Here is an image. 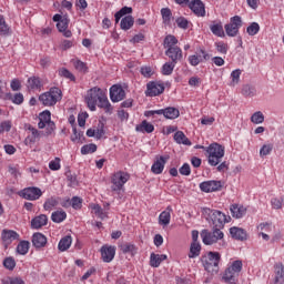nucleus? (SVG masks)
<instances>
[{"instance_id": "nucleus-1", "label": "nucleus", "mask_w": 284, "mask_h": 284, "mask_svg": "<svg viewBox=\"0 0 284 284\" xmlns=\"http://www.w3.org/2000/svg\"><path fill=\"white\" fill-rule=\"evenodd\" d=\"M85 101L89 110L94 112L98 108L104 110L106 114H112V104L108 100V95L101 90V88L94 87L87 92Z\"/></svg>"}, {"instance_id": "nucleus-2", "label": "nucleus", "mask_w": 284, "mask_h": 284, "mask_svg": "<svg viewBox=\"0 0 284 284\" xmlns=\"http://www.w3.org/2000/svg\"><path fill=\"white\" fill-rule=\"evenodd\" d=\"M179 43V39L174 36L169 34L164 38L163 47L165 48V57H169L171 62L179 63V61H183V50L181 47L176 45Z\"/></svg>"}, {"instance_id": "nucleus-3", "label": "nucleus", "mask_w": 284, "mask_h": 284, "mask_svg": "<svg viewBox=\"0 0 284 284\" xmlns=\"http://www.w3.org/2000/svg\"><path fill=\"white\" fill-rule=\"evenodd\" d=\"M202 214L209 223L211 222L213 224V227L219 230H223V227H225V223H230L232 220V217L225 215L223 212L207 207L203 209Z\"/></svg>"}, {"instance_id": "nucleus-4", "label": "nucleus", "mask_w": 284, "mask_h": 284, "mask_svg": "<svg viewBox=\"0 0 284 284\" xmlns=\"http://www.w3.org/2000/svg\"><path fill=\"white\" fill-rule=\"evenodd\" d=\"M206 153L209 155V165L216 168L225 156V146L214 142L206 146Z\"/></svg>"}, {"instance_id": "nucleus-5", "label": "nucleus", "mask_w": 284, "mask_h": 284, "mask_svg": "<svg viewBox=\"0 0 284 284\" xmlns=\"http://www.w3.org/2000/svg\"><path fill=\"white\" fill-rule=\"evenodd\" d=\"M243 270V262L241 260L232 262V264L224 271L222 281L226 284H239L236 277L241 274Z\"/></svg>"}, {"instance_id": "nucleus-6", "label": "nucleus", "mask_w": 284, "mask_h": 284, "mask_svg": "<svg viewBox=\"0 0 284 284\" xmlns=\"http://www.w3.org/2000/svg\"><path fill=\"white\" fill-rule=\"evenodd\" d=\"M130 181L128 172L116 171L111 175V190L112 192H124L125 184Z\"/></svg>"}, {"instance_id": "nucleus-7", "label": "nucleus", "mask_w": 284, "mask_h": 284, "mask_svg": "<svg viewBox=\"0 0 284 284\" xmlns=\"http://www.w3.org/2000/svg\"><path fill=\"white\" fill-rule=\"evenodd\" d=\"M62 92L59 88H51L39 97V101L47 106L57 105L61 101Z\"/></svg>"}, {"instance_id": "nucleus-8", "label": "nucleus", "mask_w": 284, "mask_h": 284, "mask_svg": "<svg viewBox=\"0 0 284 284\" xmlns=\"http://www.w3.org/2000/svg\"><path fill=\"white\" fill-rule=\"evenodd\" d=\"M223 231L216 227H213V232H209L207 230L201 232V239L204 245H214V243H219V241L223 240Z\"/></svg>"}, {"instance_id": "nucleus-9", "label": "nucleus", "mask_w": 284, "mask_h": 284, "mask_svg": "<svg viewBox=\"0 0 284 284\" xmlns=\"http://www.w3.org/2000/svg\"><path fill=\"white\" fill-rule=\"evenodd\" d=\"M203 267L206 272H214V267H219L221 263V254L219 252H209L201 258Z\"/></svg>"}, {"instance_id": "nucleus-10", "label": "nucleus", "mask_w": 284, "mask_h": 284, "mask_svg": "<svg viewBox=\"0 0 284 284\" xmlns=\"http://www.w3.org/2000/svg\"><path fill=\"white\" fill-rule=\"evenodd\" d=\"M241 28H243V20L241 19V16L232 17L230 23L224 26L227 37H236Z\"/></svg>"}, {"instance_id": "nucleus-11", "label": "nucleus", "mask_w": 284, "mask_h": 284, "mask_svg": "<svg viewBox=\"0 0 284 284\" xmlns=\"http://www.w3.org/2000/svg\"><path fill=\"white\" fill-rule=\"evenodd\" d=\"M20 196H22V199H26L27 201H39V199L43 196V192H41V189L37 186H30L23 189L20 192Z\"/></svg>"}, {"instance_id": "nucleus-12", "label": "nucleus", "mask_w": 284, "mask_h": 284, "mask_svg": "<svg viewBox=\"0 0 284 284\" xmlns=\"http://www.w3.org/2000/svg\"><path fill=\"white\" fill-rule=\"evenodd\" d=\"M110 99L112 103H119V101H123L125 99V90H123V87L113 84L110 88Z\"/></svg>"}, {"instance_id": "nucleus-13", "label": "nucleus", "mask_w": 284, "mask_h": 284, "mask_svg": "<svg viewBox=\"0 0 284 284\" xmlns=\"http://www.w3.org/2000/svg\"><path fill=\"white\" fill-rule=\"evenodd\" d=\"M165 92V85L159 82H149L146 84V97H159V94H163Z\"/></svg>"}, {"instance_id": "nucleus-14", "label": "nucleus", "mask_w": 284, "mask_h": 284, "mask_svg": "<svg viewBox=\"0 0 284 284\" xmlns=\"http://www.w3.org/2000/svg\"><path fill=\"white\" fill-rule=\"evenodd\" d=\"M100 252H101L103 263H112V261H114V256L116 255V247L103 245L100 248Z\"/></svg>"}, {"instance_id": "nucleus-15", "label": "nucleus", "mask_w": 284, "mask_h": 284, "mask_svg": "<svg viewBox=\"0 0 284 284\" xmlns=\"http://www.w3.org/2000/svg\"><path fill=\"white\" fill-rule=\"evenodd\" d=\"M221 187H223V184L221 183V181H214V180L205 181L200 184V190L206 193L219 192Z\"/></svg>"}, {"instance_id": "nucleus-16", "label": "nucleus", "mask_w": 284, "mask_h": 284, "mask_svg": "<svg viewBox=\"0 0 284 284\" xmlns=\"http://www.w3.org/2000/svg\"><path fill=\"white\" fill-rule=\"evenodd\" d=\"M189 8L195 17H205V4L201 0L189 2Z\"/></svg>"}, {"instance_id": "nucleus-17", "label": "nucleus", "mask_w": 284, "mask_h": 284, "mask_svg": "<svg viewBox=\"0 0 284 284\" xmlns=\"http://www.w3.org/2000/svg\"><path fill=\"white\" fill-rule=\"evenodd\" d=\"M28 132L30 134L26 138V143H37L41 136H43V132L37 130V128L32 126V124H28L27 126Z\"/></svg>"}, {"instance_id": "nucleus-18", "label": "nucleus", "mask_w": 284, "mask_h": 284, "mask_svg": "<svg viewBox=\"0 0 284 284\" xmlns=\"http://www.w3.org/2000/svg\"><path fill=\"white\" fill-rule=\"evenodd\" d=\"M170 156H160L156 161L152 164L151 171L153 174H163V170H165V164Z\"/></svg>"}, {"instance_id": "nucleus-19", "label": "nucleus", "mask_w": 284, "mask_h": 284, "mask_svg": "<svg viewBox=\"0 0 284 284\" xmlns=\"http://www.w3.org/2000/svg\"><path fill=\"white\" fill-rule=\"evenodd\" d=\"M1 239L4 245H10L12 241H19V233L13 230H3L1 233Z\"/></svg>"}, {"instance_id": "nucleus-20", "label": "nucleus", "mask_w": 284, "mask_h": 284, "mask_svg": "<svg viewBox=\"0 0 284 284\" xmlns=\"http://www.w3.org/2000/svg\"><path fill=\"white\" fill-rule=\"evenodd\" d=\"M200 54H202V57L196 54L190 55L189 63L196 67L199 63H203V61H207L210 59V54H207V52H205L203 49L200 50Z\"/></svg>"}, {"instance_id": "nucleus-21", "label": "nucleus", "mask_w": 284, "mask_h": 284, "mask_svg": "<svg viewBox=\"0 0 284 284\" xmlns=\"http://www.w3.org/2000/svg\"><path fill=\"white\" fill-rule=\"evenodd\" d=\"M32 245L37 250H41V247H45V245H48V237L42 233H34L32 236Z\"/></svg>"}, {"instance_id": "nucleus-22", "label": "nucleus", "mask_w": 284, "mask_h": 284, "mask_svg": "<svg viewBox=\"0 0 284 284\" xmlns=\"http://www.w3.org/2000/svg\"><path fill=\"white\" fill-rule=\"evenodd\" d=\"M48 225V215L41 214L31 220L32 230H41V227Z\"/></svg>"}, {"instance_id": "nucleus-23", "label": "nucleus", "mask_w": 284, "mask_h": 284, "mask_svg": "<svg viewBox=\"0 0 284 284\" xmlns=\"http://www.w3.org/2000/svg\"><path fill=\"white\" fill-rule=\"evenodd\" d=\"M160 112H162L161 114H163L164 119L174 120V119H179V116H181V112L179 111V109H176L174 106L160 109Z\"/></svg>"}, {"instance_id": "nucleus-24", "label": "nucleus", "mask_w": 284, "mask_h": 284, "mask_svg": "<svg viewBox=\"0 0 284 284\" xmlns=\"http://www.w3.org/2000/svg\"><path fill=\"white\" fill-rule=\"evenodd\" d=\"M233 219H243L247 214V209L243 205L233 204L230 207Z\"/></svg>"}, {"instance_id": "nucleus-25", "label": "nucleus", "mask_w": 284, "mask_h": 284, "mask_svg": "<svg viewBox=\"0 0 284 284\" xmlns=\"http://www.w3.org/2000/svg\"><path fill=\"white\" fill-rule=\"evenodd\" d=\"M230 234L232 239H235L236 241H245L247 239V233L245 230L241 227L233 226L230 229Z\"/></svg>"}, {"instance_id": "nucleus-26", "label": "nucleus", "mask_w": 284, "mask_h": 284, "mask_svg": "<svg viewBox=\"0 0 284 284\" xmlns=\"http://www.w3.org/2000/svg\"><path fill=\"white\" fill-rule=\"evenodd\" d=\"M172 206H168L165 211H163L159 216V224L166 227L170 225V221L172 219Z\"/></svg>"}, {"instance_id": "nucleus-27", "label": "nucleus", "mask_w": 284, "mask_h": 284, "mask_svg": "<svg viewBox=\"0 0 284 284\" xmlns=\"http://www.w3.org/2000/svg\"><path fill=\"white\" fill-rule=\"evenodd\" d=\"M52 121V114L50 111H43L39 114V123L38 128L39 130H43L47 125V123H50Z\"/></svg>"}, {"instance_id": "nucleus-28", "label": "nucleus", "mask_w": 284, "mask_h": 284, "mask_svg": "<svg viewBox=\"0 0 284 284\" xmlns=\"http://www.w3.org/2000/svg\"><path fill=\"white\" fill-rule=\"evenodd\" d=\"M173 139L175 143H178L179 145H192V141L187 139V136L185 135V133H183V131H176L174 133Z\"/></svg>"}, {"instance_id": "nucleus-29", "label": "nucleus", "mask_w": 284, "mask_h": 284, "mask_svg": "<svg viewBox=\"0 0 284 284\" xmlns=\"http://www.w3.org/2000/svg\"><path fill=\"white\" fill-rule=\"evenodd\" d=\"M166 260H168V255L165 254L151 253L150 265L151 267H159L161 265V262Z\"/></svg>"}, {"instance_id": "nucleus-30", "label": "nucleus", "mask_w": 284, "mask_h": 284, "mask_svg": "<svg viewBox=\"0 0 284 284\" xmlns=\"http://www.w3.org/2000/svg\"><path fill=\"white\" fill-rule=\"evenodd\" d=\"M275 284H284V265L283 263H278L275 265Z\"/></svg>"}, {"instance_id": "nucleus-31", "label": "nucleus", "mask_w": 284, "mask_h": 284, "mask_svg": "<svg viewBox=\"0 0 284 284\" xmlns=\"http://www.w3.org/2000/svg\"><path fill=\"white\" fill-rule=\"evenodd\" d=\"M135 130L138 132H142V133L146 132V134H152V132H154V124H152V123L148 122L146 120H144V121H142L141 124H138L135 126Z\"/></svg>"}, {"instance_id": "nucleus-32", "label": "nucleus", "mask_w": 284, "mask_h": 284, "mask_svg": "<svg viewBox=\"0 0 284 284\" xmlns=\"http://www.w3.org/2000/svg\"><path fill=\"white\" fill-rule=\"evenodd\" d=\"M71 245H72V236L65 235L60 240L58 244V250L60 252H67V250H70Z\"/></svg>"}, {"instance_id": "nucleus-33", "label": "nucleus", "mask_w": 284, "mask_h": 284, "mask_svg": "<svg viewBox=\"0 0 284 284\" xmlns=\"http://www.w3.org/2000/svg\"><path fill=\"white\" fill-rule=\"evenodd\" d=\"M59 201L60 199L54 196L47 199L43 204V210H45V212H52V210L59 205Z\"/></svg>"}, {"instance_id": "nucleus-34", "label": "nucleus", "mask_w": 284, "mask_h": 284, "mask_svg": "<svg viewBox=\"0 0 284 284\" xmlns=\"http://www.w3.org/2000/svg\"><path fill=\"white\" fill-rule=\"evenodd\" d=\"M28 88H29V90H41V88H43L41 78H38V77L29 78L28 79Z\"/></svg>"}, {"instance_id": "nucleus-35", "label": "nucleus", "mask_w": 284, "mask_h": 284, "mask_svg": "<svg viewBox=\"0 0 284 284\" xmlns=\"http://www.w3.org/2000/svg\"><path fill=\"white\" fill-rule=\"evenodd\" d=\"M210 30L212 34L215 37L223 38L225 37V31L223 30V23L222 22H216L210 26Z\"/></svg>"}, {"instance_id": "nucleus-36", "label": "nucleus", "mask_w": 284, "mask_h": 284, "mask_svg": "<svg viewBox=\"0 0 284 284\" xmlns=\"http://www.w3.org/2000/svg\"><path fill=\"white\" fill-rule=\"evenodd\" d=\"M201 256V243H191L189 258H196Z\"/></svg>"}, {"instance_id": "nucleus-37", "label": "nucleus", "mask_w": 284, "mask_h": 284, "mask_svg": "<svg viewBox=\"0 0 284 284\" xmlns=\"http://www.w3.org/2000/svg\"><path fill=\"white\" fill-rule=\"evenodd\" d=\"M65 219H68L65 211H54L51 214V221H53V223H63Z\"/></svg>"}, {"instance_id": "nucleus-38", "label": "nucleus", "mask_w": 284, "mask_h": 284, "mask_svg": "<svg viewBox=\"0 0 284 284\" xmlns=\"http://www.w3.org/2000/svg\"><path fill=\"white\" fill-rule=\"evenodd\" d=\"M6 99L8 101H12L16 105H21V103H23L24 99H23V93H7L6 94Z\"/></svg>"}, {"instance_id": "nucleus-39", "label": "nucleus", "mask_w": 284, "mask_h": 284, "mask_svg": "<svg viewBox=\"0 0 284 284\" xmlns=\"http://www.w3.org/2000/svg\"><path fill=\"white\" fill-rule=\"evenodd\" d=\"M134 26V18L132 16H125L122 18L120 22V27L122 30H130Z\"/></svg>"}, {"instance_id": "nucleus-40", "label": "nucleus", "mask_w": 284, "mask_h": 284, "mask_svg": "<svg viewBox=\"0 0 284 284\" xmlns=\"http://www.w3.org/2000/svg\"><path fill=\"white\" fill-rule=\"evenodd\" d=\"M120 250L121 252H123V254H136V245L132 244V243H124L120 245Z\"/></svg>"}, {"instance_id": "nucleus-41", "label": "nucleus", "mask_w": 284, "mask_h": 284, "mask_svg": "<svg viewBox=\"0 0 284 284\" xmlns=\"http://www.w3.org/2000/svg\"><path fill=\"white\" fill-rule=\"evenodd\" d=\"M91 210H93V213L95 214V216H98V219H101L102 221L103 219H108V212H104L101 205L91 204Z\"/></svg>"}, {"instance_id": "nucleus-42", "label": "nucleus", "mask_w": 284, "mask_h": 284, "mask_svg": "<svg viewBox=\"0 0 284 284\" xmlns=\"http://www.w3.org/2000/svg\"><path fill=\"white\" fill-rule=\"evenodd\" d=\"M30 251V242L28 241H21L17 246L18 254H21L22 256H26L28 252Z\"/></svg>"}, {"instance_id": "nucleus-43", "label": "nucleus", "mask_w": 284, "mask_h": 284, "mask_svg": "<svg viewBox=\"0 0 284 284\" xmlns=\"http://www.w3.org/2000/svg\"><path fill=\"white\" fill-rule=\"evenodd\" d=\"M0 34L1 37H9L10 34V27L6 23L3 16H0Z\"/></svg>"}, {"instance_id": "nucleus-44", "label": "nucleus", "mask_w": 284, "mask_h": 284, "mask_svg": "<svg viewBox=\"0 0 284 284\" xmlns=\"http://www.w3.org/2000/svg\"><path fill=\"white\" fill-rule=\"evenodd\" d=\"M161 14L163 23H165V26H170V21H172V10H170V8H162Z\"/></svg>"}, {"instance_id": "nucleus-45", "label": "nucleus", "mask_w": 284, "mask_h": 284, "mask_svg": "<svg viewBox=\"0 0 284 284\" xmlns=\"http://www.w3.org/2000/svg\"><path fill=\"white\" fill-rule=\"evenodd\" d=\"M261 31V26H258V22H252L247 28L246 32L248 37H256L258 32Z\"/></svg>"}, {"instance_id": "nucleus-46", "label": "nucleus", "mask_w": 284, "mask_h": 284, "mask_svg": "<svg viewBox=\"0 0 284 284\" xmlns=\"http://www.w3.org/2000/svg\"><path fill=\"white\" fill-rule=\"evenodd\" d=\"M174 68H176V63L172 61L164 63L162 67V74H164V77H170V74L174 72Z\"/></svg>"}, {"instance_id": "nucleus-47", "label": "nucleus", "mask_w": 284, "mask_h": 284, "mask_svg": "<svg viewBox=\"0 0 284 284\" xmlns=\"http://www.w3.org/2000/svg\"><path fill=\"white\" fill-rule=\"evenodd\" d=\"M125 14H132V8L131 7H123L120 11L115 13V23H119Z\"/></svg>"}, {"instance_id": "nucleus-48", "label": "nucleus", "mask_w": 284, "mask_h": 284, "mask_svg": "<svg viewBox=\"0 0 284 284\" xmlns=\"http://www.w3.org/2000/svg\"><path fill=\"white\" fill-rule=\"evenodd\" d=\"M242 94L243 97H255L256 95V88L250 85V84H245L242 88Z\"/></svg>"}, {"instance_id": "nucleus-49", "label": "nucleus", "mask_w": 284, "mask_h": 284, "mask_svg": "<svg viewBox=\"0 0 284 284\" xmlns=\"http://www.w3.org/2000/svg\"><path fill=\"white\" fill-rule=\"evenodd\" d=\"M251 121H252V123H254L255 125H258V124L263 123V121H265V115H263V112L257 111V112H255V113L251 116Z\"/></svg>"}, {"instance_id": "nucleus-50", "label": "nucleus", "mask_w": 284, "mask_h": 284, "mask_svg": "<svg viewBox=\"0 0 284 284\" xmlns=\"http://www.w3.org/2000/svg\"><path fill=\"white\" fill-rule=\"evenodd\" d=\"M103 136H105V124L100 121L98 123V129L95 130V139L100 141V139H103Z\"/></svg>"}, {"instance_id": "nucleus-51", "label": "nucleus", "mask_w": 284, "mask_h": 284, "mask_svg": "<svg viewBox=\"0 0 284 284\" xmlns=\"http://www.w3.org/2000/svg\"><path fill=\"white\" fill-rule=\"evenodd\" d=\"M97 152V144L90 143L81 148V154H94Z\"/></svg>"}, {"instance_id": "nucleus-52", "label": "nucleus", "mask_w": 284, "mask_h": 284, "mask_svg": "<svg viewBox=\"0 0 284 284\" xmlns=\"http://www.w3.org/2000/svg\"><path fill=\"white\" fill-rule=\"evenodd\" d=\"M231 85L234 88V85H239V81H241V70L236 69L232 71L231 73Z\"/></svg>"}, {"instance_id": "nucleus-53", "label": "nucleus", "mask_w": 284, "mask_h": 284, "mask_svg": "<svg viewBox=\"0 0 284 284\" xmlns=\"http://www.w3.org/2000/svg\"><path fill=\"white\" fill-rule=\"evenodd\" d=\"M272 150H274V144H264L260 150V156H267L272 154Z\"/></svg>"}, {"instance_id": "nucleus-54", "label": "nucleus", "mask_w": 284, "mask_h": 284, "mask_svg": "<svg viewBox=\"0 0 284 284\" xmlns=\"http://www.w3.org/2000/svg\"><path fill=\"white\" fill-rule=\"evenodd\" d=\"M73 65L75 70H78V72H83V73L88 72V65L81 60H75L73 62Z\"/></svg>"}, {"instance_id": "nucleus-55", "label": "nucleus", "mask_w": 284, "mask_h": 284, "mask_svg": "<svg viewBox=\"0 0 284 284\" xmlns=\"http://www.w3.org/2000/svg\"><path fill=\"white\" fill-rule=\"evenodd\" d=\"M10 130H12V121L7 120L0 122V134H3V132H10Z\"/></svg>"}, {"instance_id": "nucleus-56", "label": "nucleus", "mask_w": 284, "mask_h": 284, "mask_svg": "<svg viewBox=\"0 0 284 284\" xmlns=\"http://www.w3.org/2000/svg\"><path fill=\"white\" fill-rule=\"evenodd\" d=\"M2 284H26L21 277H7L2 280Z\"/></svg>"}, {"instance_id": "nucleus-57", "label": "nucleus", "mask_w": 284, "mask_h": 284, "mask_svg": "<svg viewBox=\"0 0 284 284\" xmlns=\"http://www.w3.org/2000/svg\"><path fill=\"white\" fill-rule=\"evenodd\" d=\"M215 49L220 52V54H227V43L220 41V42H215Z\"/></svg>"}, {"instance_id": "nucleus-58", "label": "nucleus", "mask_w": 284, "mask_h": 284, "mask_svg": "<svg viewBox=\"0 0 284 284\" xmlns=\"http://www.w3.org/2000/svg\"><path fill=\"white\" fill-rule=\"evenodd\" d=\"M175 23L178 24V28H181L182 30H187V26H190V21L183 17L178 18Z\"/></svg>"}, {"instance_id": "nucleus-59", "label": "nucleus", "mask_w": 284, "mask_h": 284, "mask_svg": "<svg viewBox=\"0 0 284 284\" xmlns=\"http://www.w3.org/2000/svg\"><path fill=\"white\" fill-rule=\"evenodd\" d=\"M71 205L73 210H81V207L83 206V201L79 196H73L71 199Z\"/></svg>"}, {"instance_id": "nucleus-60", "label": "nucleus", "mask_w": 284, "mask_h": 284, "mask_svg": "<svg viewBox=\"0 0 284 284\" xmlns=\"http://www.w3.org/2000/svg\"><path fill=\"white\" fill-rule=\"evenodd\" d=\"M3 265L7 270H14V267H17V262H14V258L12 257H7L3 261Z\"/></svg>"}, {"instance_id": "nucleus-61", "label": "nucleus", "mask_w": 284, "mask_h": 284, "mask_svg": "<svg viewBox=\"0 0 284 284\" xmlns=\"http://www.w3.org/2000/svg\"><path fill=\"white\" fill-rule=\"evenodd\" d=\"M70 23V20L68 18H63L60 22L57 23V28L59 32H65V29L68 28Z\"/></svg>"}, {"instance_id": "nucleus-62", "label": "nucleus", "mask_w": 284, "mask_h": 284, "mask_svg": "<svg viewBox=\"0 0 284 284\" xmlns=\"http://www.w3.org/2000/svg\"><path fill=\"white\" fill-rule=\"evenodd\" d=\"M60 77H64V79H69L70 81H77L74 74H72V72H70L68 69H61Z\"/></svg>"}, {"instance_id": "nucleus-63", "label": "nucleus", "mask_w": 284, "mask_h": 284, "mask_svg": "<svg viewBox=\"0 0 284 284\" xmlns=\"http://www.w3.org/2000/svg\"><path fill=\"white\" fill-rule=\"evenodd\" d=\"M180 174L182 176H190V174H192V169L190 168V165L187 163H184L180 170H179Z\"/></svg>"}, {"instance_id": "nucleus-64", "label": "nucleus", "mask_w": 284, "mask_h": 284, "mask_svg": "<svg viewBox=\"0 0 284 284\" xmlns=\"http://www.w3.org/2000/svg\"><path fill=\"white\" fill-rule=\"evenodd\" d=\"M141 74L145 77V79H150L154 71H152V67H142L140 70Z\"/></svg>"}]
</instances>
